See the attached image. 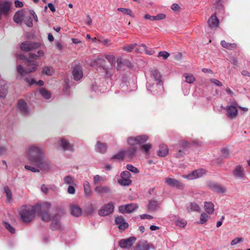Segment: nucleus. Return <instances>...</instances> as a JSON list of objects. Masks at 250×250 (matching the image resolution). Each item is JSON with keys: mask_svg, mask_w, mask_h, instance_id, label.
I'll use <instances>...</instances> for the list:
<instances>
[{"mask_svg": "<svg viewBox=\"0 0 250 250\" xmlns=\"http://www.w3.org/2000/svg\"><path fill=\"white\" fill-rule=\"evenodd\" d=\"M118 10L121 11L125 15L131 16V11L129 9L120 8L118 9Z\"/></svg>", "mask_w": 250, "mask_h": 250, "instance_id": "57", "label": "nucleus"}, {"mask_svg": "<svg viewBox=\"0 0 250 250\" xmlns=\"http://www.w3.org/2000/svg\"><path fill=\"white\" fill-rule=\"evenodd\" d=\"M166 17H144V19L149 21H156L164 19Z\"/></svg>", "mask_w": 250, "mask_h": 250, "instance_id": "50", "label": "nucleus"}, {"mask_svg": "<svg viewBox=\"0 0 250 250\" xmlns=\"http://www.w3.org/2000/svg\"><path fill=\"white\" fill-rule=\"evenodd\" d=\"M131 174L128 171H124L121 173V178L129 179Z\"/></svg>", "mask_w": 250, "mask_h": 250, "instance_id": "56", "label": "nucleus"}, {"mask_svg": "<svg viewBox=\"0 0 250 250\" xmlns=\"http://www.w3.org/2000/svg\"><path fill=\"white\" fill-rule=\"evenodd\" d=\"M222 156L225 158H228L229 156V151L228 149L223 148L221 149Z\"/></svg>", "mask_w": 250, "mask_h": 250, "instance_id": "53", "label": "nucleus"}, {"mask_svg": "<svg viewBox=\"0 0 250 250\" xmlns=\"http://www.w3.org/2000/svg\"><path fill=\"white\" fill-rule=\"evenodd\" d=\"M38 205L34 206L23 205L18 210L20 220L23 223H29L35 218Z\"/></svg>", "mask_w": 250, "mask_h": 250, "instance_id": "3", "label": "nucleus"}, {"mask_svg": "<svg viewBox=\"0 0 250 250\" xmlns=\"http://www.w3.org/2000/svg\"><path fill=\"white\" fill-rule=\"evenodd\" d=\"M233 175L235 177L240 179L243 178L244 176V171L240 166H237L233 172Z\"/></svg>", "mask_w": 250, "mask_h": 250, "instance_id": "26", "label": "nucleus"}, {"mask_svg": "<svg viewBox=\"0 0 250 250\" xmlns=\"http://www.w3.org/2000/svg\"><path fill=\"white\" fill-rule=\"evenodd\" d=\"M156 83H152L151 82H148L146 83V87L148 91H150L153 95H160L163 93V91H161L160 92L155 93V92L151 90L150 89H157V87L155 86Z\"/></svg>", "mask_w": 250, "mask_h": 250, "instance_id": "33", "label": "nucleus"}, {"mask_svg": "<svg viewBox=\"0 0 250 250\" xmlns=\"http://www.w3.org/2000/svg\"><path fill=\"white\" fill-rule=\"evenodd\" d=\"M126 169H127V171L129 172H132L135 174H137L139 173V170L137 168L134 167L133 165L130 164H127L126 166Z\"/></svg>", "mask_w": 250, "mask_h": 250, "instance_id": "47", "label": "nucleus"}, {"mask_svg": "<svg viewBox=\"0 0 250 250\" xmlns=\"http://www.w3.org/2000/svg\"><path fill=\"white\" fill-rule=\"evenodd\" d=\"M26 153V158L32 165L37 166L42 170H47L50 168V162L45 159L43 149L41 146H29Z\"/></svg>", "mask_w": 250, "mask_h": 250, "instance_id": "2", "label": "nucleus"}, {"mask_svg": "<svg viewBox=\"0 0 250 250\" xmlns=\"http://www.w3.org/2000/svg\"><path fill=\"white\" fill-rule=\"evenodd\" d=\"M221 45L224 48H225L228 49L232 50L235 49L237 47V44L235 43H231L226 42L224 40H222L221 42Z\"/></svg>", "mask_w": 250, "mask_h": 250, "instance_id": "34", "label": "nucleus"}, {"mask_svg": "<svg viewBox=\"0 0 250 250\" xmlns=\"http://www.w3.org/2000/svg\"><path fill=\"white\" fill-rule=\"evenodd\" d=\"M209 187L212 191L217 193H223L226 191V188L220 185L215 183L209 184Z\"/></svg>", "mask_w": 250, "mask_h": 250, "instance_id": "22", "label": "nucleus"}, {"mask_svg": "<svg viewBox=\"0 0 250 250\" xmlns=\"http://www.w3.org/2000/svg\"><path fill=\"white\" fill-rule=\"evenodd\" d=\"M138 206L136 204H128L120 206L119 211L121 213H130L138 208Z\"/></svg>", "mask_w": 250, "mask_h": 250, "instance_id": "10", "label": "nucleus"}, {"mask_svg": "<svg viewBox=\"0 0 250 250\" xmlns=\"http://www.w3.org/2000/svg\"><path fill=\"white\" fill-rule=\"evenodd\" d=\"M227 116L230 118L236 117L238 114V110L234 105H230L227 107Z\"/></svg>", "mask_w": 250, "mask_h": 250, "instance_id": "23", "label": "nucleus"}, {"mask_svg": "<svg viewBox=\"0 0 250 250\" xmlns=\"http://www.w3.org/2000/svg\"><path fill=\"white\" fill-rule=\"evenodd\" d=\"M159 207V204L157 201L151 200L149 202L148 209L151 211H155Z\"/></svg>", "mask_w": 250, "mask_h": 250, "instance_id": "37", "label": "nucleus"}, {"mask_svg": "<svg viewBox=\"0 0 250 250\" xmlns=\"http://www.w3.org/2000/svg\"><path fill=\"white\" fill-rule=\"evenodd\" d=\"M104 181L105 178L102 177L99 175H96L93 177V183L94 185H97L98 183Z\"/></svg>", "mask_w": 250, "mask_h": 250, "instance_id": "44", "label": "nucleus"}, {"mask_svg": "<svg viewBox=\"0 0 250 250\" xmlns=\"http://www.w3.org/2000/svg\"><path fill=\"white\" fill-rule=\"evenodd\" d=\"M169 53L167 51H160L158 53V57H162L164 60H166L169 56Z\"/></svg>", "mask_w": 250, "mask_h": 250, "instance_id": "55", "label": "nucleus"}, {"mask_svg": "<svg viewBox=\"0 0 250 250\" xmlns=\"http://www.w3.org/2000/svg\"><path fill=\"white\" fill-rule=\"evenodd\" d=\"M206 170L203 168L198 169L193 171L191 173H190L192 178L193 179H195L197 178H200L202 177L206 173Z\"/></svg>", "mask_w": 250, "mask_h": 250, "instance_id": "25", "label": "nucleus"}, {"mask_svg": "<svg viewBox=\"0 0 250 250\" xmlns=\"http://www.w3.org/2000/svg\"><path fill=\"white\" fill-rule=\"evenodd\" d=\"M24 81L28 83L30 85H33L34 84H36L38 85L39 86H42L44 84V82L42 80H39L38 82H36V81L34 79H31L29 77H25L24 79Z\"/></svg>", "mask_w": 250, "mask_h": 250, "instance_id": "29", "label": "nucleus"}, {"mask_svg": "<svg viewBox=\"0 0 250 250\" xmlns=\"http://www.w3.org/2000/svg\"><path fill=\"white\" fill-rule=\"evenodd\" d=\"M96 69L99 73L106 78H110L112 72L106 66L105 60L102 58H98L95 62Z\"/></svg>", "mask_w": 250, "mask_h": 250, "instance_id": "4", "label": "nucleus"}, {"mask_svg": "<svg viewBox=\"0 0 250 250\" xmlns=\"http://www.w3.org/2000/svg\"><path fill=\"white\" fill-rule=\"evenodd\" d=\"M94 190L96 193L101 195L103 194L109 195L111 192L110 188L106 186H96Z\"/></svg>", "mask_w": 250, "mask_h": 250, "instance_id": "17", "label": "nucleus"}, {"mask_svg": "<svg viewBox=\"0 0 250 250\" xmlns=\"http://www.w3.org/2000/svg\"><path fill=\"white\" fill-rule=\"evenodd\" d=\"M25 17H13V21L17 24H21L23 18Z\"/></svg>", "mask_w": 250, "mask_h": 250, "instance_id": "60", "label": "nucleus"}, {"mask_svg": "<svg viewBox=\"0 0 250 250\" xmlns=\"http://www.w3.org/2000/svg\"><path fill=\"white\" fill-rule=\"evenodd\" d=\"M114 210V206L112 202L105 204L98 211L100 216L104 217L112 214Z\"/></svg>", "mask_w": 250, "mask_h": 250, "instance_id": "8", "label": "nucleus"}, {"mask_svg": "<svg viewBox=\"0 0 250 250\" xmlns=\"http://www.w3.org/2000/svg\"><path fill=\"white\" fill-rule=\"evenodd\" d=\"M4 226L6 228V229H7L10 233L14 234L16 232V230L15 228L12 226L10 224L7 222H4Z\"/></svg>", "mask_w": 250, "mask_h": 250, "instance_id": "49", "label": "nucleus"}, {"mask_svg": "<svg viewBox=\"0 0 250 250\" xmlns=\"http://www.w3.org/2000/svg\"><path fill=\"white\" fill-rule=\"evenodd\" d=\"M3 189L6 195L5 202L6 203H10L13 199L12 191L10 188L7 186L4 187Z\"/></svg>", "mask_w": 250, "mask_h": 250, "instance_id": "27", "label": "nucleus"}, {"mask_svg": "<svg viewBox=\"0 0 250 250\" xmlns=\"http://www.w3.org/2000/svg\"><path fill=\"white\" fill-rule=\"evenodd\" d=\"M210 82L211 83H213L214 84L218 86H222L223 85L222 83L218 80L217 79H210Z\"/></svg>", "mask_w": 250, "mask_h": 250, "instance_id": "62", "label": "nucleus"}, {"mask_svg": "<svg viewBox=\"0 0 250 250\" xmlns=\"http://www.w3.org/2000/svg\"><path fill=\"white\" fill-rule=\"evenodd\" d=\"M190 209L192 211H199L200 210V208L197 204L195 203H191L190 204Z\"/></svg>", "mask_w": 250, "mask_h": 250, "instance_id": "54", "label": "nucleus"}, {"mask_svg": "<svg viewBox=\"0 0 250 250\" xmlns=\"http://www.w3.org/2000/svg\"><path fill=\"white\" fill-rule=\"evenodd\" d=\"M152 145L150 144H145L140 147V149L145 153H148Z\"/></svg>", "mask_w": 250, "mask_h": 250, "instance_id": "46", "label": "nucleus"}, {"mask_svg": "<svg viewBox=\"0 0 250 250\" xmlns=\"http://www.w3.org/2000/svg\"><path fill=\"white\" fill-rule=\"evenodd\" d=\"M70 212L71 215L75 217H79L81 215L82 210L81 208L77 205H74L71 207Z\"/></svg>", "mask_w": 250, "mask_h": 250, "instance_id": "24", "label": "nucleus"}, {"mask_svg": "<svg viewBox=\"0 0 250 250\" xmlns=\"http://www.w3.org/2000/svg\"><path fill=\"white\" fill-rule=\"evenodd\" d=\"M185 77L186 78V82L188 83H192L195 81V77L190 74H185Z\"/></svg>", "mask_w": 250, "mask_h": 250, "instance_id": "45", "label": "nucleus"}, {"mask_svg": "<svg viewBox=\"0 0 250 250\" xmlns=\"http://www.w3.org/2000/svg\"><path fill=\"white\" fill-rule=\"evenodd\" d=\"M84 195L86 197H88L91 195V190L89 183L88 181H84L83 183Z\"/></svg>", "mask_w": 250, "mask_h": 250, "instance_id": "36", "label": "nucleus"}, {"mask_svg": "<svg viewBox=\"0 0 250 250\" xmlns=\"http://www.w3.org/2000/svg\"><path fill=\"white\" fill-rule=\"evenodd\" d=\"M94 210L95 209L93 206L92 205H90L87 207L85 209V212L88 214H91L94 212Z\"/></svg>", "mask_w": 250, "mask_h": 250, "instance_id": "58", "label": "nucleus"}, {"mask_svg": "<svg viewBox=\"0 0 250 250\" xmlns=\"http://www.w3.org/2000/svg\"><path fill=\"white\" fill-rule=\"evenodd\" d=\"M60 145L62 149L64 151L69 150L73 151L74 150L73 145L68 142L66 139L62 138L60 140Z\"/></svg>", "mask_w": 250, "mask_h": 250, "instance_id": "20", "label": "nucleus"}, {"mask_svg": "<svg viewBox=\"0 0 250 250\" xmlns=\"http://www.w3.org/2000/svg\"><path fill=\"white\" fill-rule=\"evenodd\" d=\"M148 140L147 135H139L136 137H129L127 139V143L130 146L143 145Z\"/></svg>", "mask_w": 250, "mask_h": 250, "instance_id": "7", "label": "nucleus"}, {"mask_svg": "<svg viewBox=\"0 0 250 250\" xmlns=\"http://www.w3.org/2000/svg\"><path fill=\"white\" fill-rule=\"evenodd\" d=\"M61 219V215L59 213L55 214L52 218V222L50 227L52 230H62V228L61 226L60 220Z\"/></svg>", "mask_w": 250, "mask_h": 250, "instance_id": "12", "label": "nucleus"}, {"mask_svg": "<svg viewBox=\"0 0 250 250\" xmlns=\"http://www.w3.org/2000/svg\"><path fill=\"white\" fill-rule=\"evenodd\" d=\"M105 58L109 61L111 65L115 62V59L112 55H107L105 56Z\"/></svg>", "mask_w": 250, "mask_h": 250, "instance_id": "61", "label": "nucleus"}, {"mask_svg": "<svg viewBox=\"0 0 250 250\" xmlns=\"http://www.w3.org/2000/svg\"><path fill=\"white\" fill-rule=\"evenodd\" d=\"M36 167H34L28 165H25L24 166L25 169L30 170L33 172H39L40 171V169H41L40 168L38 167L37 166Z\"/></svg>", "mask_w": 250, "mask_h": 250, "instance_id": "52", "label": "nucleus"}, {"mask_svg": "<svg viewBox=\"0 0 250 250\" xmlns=\"http://www.w3.org/2000/svg\"><path fill=\"white\" fill-rule=\"evenodd\" d=\"M115 222L118 226V228L123 230H125L129 226L128 223L125 221V219L122 216L115 217Z\"/></svg>", "mask_w": 250, "mask_h": 250, "instance_id": "16", "label": "nucleus"}, {"mask_svg": "<svg viewBox=\"0 0 250 250\" xmlns=\"http://www.w3.org/2000/svg\"><path fill=\"white\" fill-rule=\"evenodd\" d=\"M40 93L44 98L46 99H49L51 97L50 92L44 88H41L40 90Z\"/></svg>", "mask_w": 250, "mask_h": 250, "instance_id": "41", "label": "nucleus"}, {"mask_svg": "<svg viewBox=\"0 0 250 250\" xmlns=\"http://www.w3.org/2000/svg\"><path fill=\"white\" fill-rule=\"evenodd\" d=\"M208 217V215L206 213H202L200 215V220L199 223L201 224H204L207 222Z\"/></svg>", "mask_w": 250, "mask_h": 250, "instance_id": "51", "label": "nucleus"}, {"mask_svg": "<svg viewBox=\"0 0 250 250\" xmlns=\"http://www.w3.org/2000/svg\"><path fill=\"white\" fill-rule=\"evenodd\" d=\"M204 207L206 211L209 214H212L214 211V205L211 202H205Z\"/></svg>", "mask_w": 250, "mask_h": 250, "instance_id": "30", "label": "nucleus"}, {"mask_svg": "<svg viewBox=\"0 0 250 250\" xmlns=\"http://www.w3.org/2000/svg\"><path fill=\"white\" fill-rule=\"evenodd\" d=\"M150 247L146 241L139 242L136 247L135 250H149Z\"/></svg>", "mask_w": 250, "mask_h": 250, "instance_id": "31", "label": "nucleus"}, {"mask_svg": "<svg viewBox=\"0 0 250 250\" xmlns=\"http://www.w3.org/2000/svg\"><path fill=\"white\" fill-rule=\"evenodd\" d=\"M168 153V148L165 145H161L159 146V149L158 151L157 154L160 157H165Z\"/></svg>", "mask_w": 250, "mask_h": 250, "instance_id": "28", "label": "nucleus"}, {"mask_svg": "<svg viewBox=\"0 0 250 250\" xmlns=\"http://www.w3.org/2000/svg\"><path fill=\"white\" fill-rule=\"evenodd\" d=\"M208 24L210 29L216 30L219 27V20L217 17H209Z\"/></svg>", "mask_w": 250, "mask_h": 250, "instance_id": "15", "label": "nucleus"}, {"mask_svg": "<svg viewBox=\"0 0 250 250\" xmlns=\"http://www.w3.org/2000/svg\"><path fill=\"white\" fill-rule=\"evenodd\" d=\"M136 145L130 146L125 149V156L130 159H132L136 156L137 146Z\"/></svg>", "mask_w": 250, "mask_h": 250, "instance_id": "19", "label": "nucleus"}, {"mask_svg": "<svg viewBox=\"0 0 250 250\" xmlns=\"http://www.w3.org/2000/svg\"><path fill=\"white\" fill-rule=\"evenodd\" d=\"M215 7L216 9H218L219 10L223 11L224 8L222 5V3L220 0L217 1L215 3Z\"/></svg>", "mask_w": 250, "mask_h": 250, "instance_id": "64", "label": "nucleus"}, {"mask_svg": "<svg viewBox=\"0 0 250 250\" xmlns=\"http://www.w3.org/2000/svg\"><path fill=\"white\" fill-rule=\"evenodd\" d=\"M64 183L66 185H75L73 178L70 175L66 176L63 178Z\"/></svg>", "mask_w": 250, "mask_h": 250, "instance_id": "43", "label": "nucleus"}, {"mask_svg": "<svg viewBox=\"0 0 250 250\" xmlns=\"http://www.w3.org/2000/svg\"><path fill=\"white\" fill-rule=\"evenodd\" d=\"M95 148L96 152L104 154L106 152L107 145L105 143L98 141L97 142Z\"/></svg>", "mask_w": 250, "mask_h": 250, "instance_id": "21", "label": "nucleus"}, {"mask_svg": "<svg viewBox=\"0 0 250 250\" xmlns=\"http://www.w3.org/2000/svg\"><path fill=\"white\" fill-rule=\"evenodd\" d=\"M125 149L123 148L119 152H118L116 154L114 155L111 159H118L119 160H123L125 156Z\"/></svg>", "mask_w": 250, "mask_h": 250, "instance_id": "35", "label": "nucleus"}, {"mask_svg": "<svg viewBox=\"0 0 250 250\" xmlns=\"http://www.w3.org/2000/svg\"><path fill=\"white\" fill-rule=\"evenodd\" d=\"M151 77L153 79V82L156 83L155 86L157 87V89H152L151 90L155 93L160 92L164 91L163 83L162 81V76L160 72L157 69H153L151 70Z\"/></svg>", "mask_w": 250, "mask_h": 250, "instance_id": "5", "label": "nucleus"}, {"mask_svg": "<svg viewBox=\"0 0 250 250\" xmlns=\"http://www.w3.org/2000/svg\"><path fill=\"white\" fill-rule=\"evenodd\" d=\"M146 49V46L145 44H141L138 48H136V51L137 52L142 53Z\"/></svg>", "mask_w": 250, "mask_h": 250, "instance_id": "59", "label": "nucleus"}, {"mask_svg": "<svg viewBox=\"0 0 250 250\" xmlns=\"http://www.w3.org/2000/svg\"><path fill=\"white\" fill-rule=\"evenodd\" d=\"M242 241L243 239L242 238L237 237L231 241L230 244L231 245L233 246L237 244L238 243L242 242Z\"/></svg>", "mask_w": 250, "mask_h": 250, "instance_id": "63", "label": "nucleus"}, {"mask_svg": "<svg viewBox=\"0 0 250 250\" xmlns=\"http://www.w3.org/2000/svg\"><path fill=\"white\" fill-rule=\"evenodd\" d=\"M118 182L121 186H128L131 184L132 181L129 179L121 178L118 180Z\"/></svg>", "mask_w": 250, "mask_h": 250, "instance_id": "42", "label": "nucleus"}, {"mask_svg": "<svg viewBox=\"0 0 250 250\" xmlns=\"http://www.w3.org/2000/svg\"><path fill=\"white\" fill-rule=\"evenodd\" d=\"M72 75L75 81H79L83 77L82 67L80 65H75L73 71Z\"/></svg>", "mask_w": 250, "mask_h": 250, "instance_id": "14", "label": "nucleus"}, {"mask_svg": "<svg viewBox=\"0 0 250 250\" xmlns=\"http://www.w3.org/2000/svg\"><path fill=\"white\" fill-rule=\"evenodd\" d=\"M175 153L174 156L178 159H182L184 158V156L185 154V150L184 149L179 148L178 147H175L174 148Z\"/></svg>", "mask_w": 250, "mask_h": 250, "instance_id": "32", "label": "nucleus"}, {"mask_svg": "<svg viewBox=\"0 0 250 250\" xmlns=\"http://www.w3.org/2000/svg\"><path fill=\"white\" fill-rule=\"evenodd\" d=\"M37 213L41 217V219L44 222H49L51 220V215L48 210H45L43 207L39 204H37Z\"/></svg>", "mask_w": 250, "mask_h": 250, "instance_id": "9", "label": "nucleus"}, {"mask_svg": "<svg viewBox=\"0 0 250 250\" xmlns=\"http://www.w3.org/2000/svg\"><path fill=\"white\" fill-rule=\"evenodd\" d=\"M7 93V87L5 84H1L0 86V99H3Z\"/></svg>", "mask_w": 250, "mask_h": 250, "instance_id": "38", "label": "nucleus"}, {"mask_svg": "<svg viewBox=\"0 0 250 250\" xmlns=\"http://www.w3.org/2000/svg\"><path fill=\"white\" fill-rule=\"evenodd\" d=\"M165 182L168 186L176 188L180 190H183L185 188V184L180 181L174 178H167L166 179Z\"/></svg>", "mask_w": 250, "mask_h": 250, "instance_id": "11", "label": "nucleus"}, {"mask_svg": "<svg viewBox=\"0 0 250 250\" xmlns=\"http://www.w3.org/2000/svg\"><path fill=\"white\" fill-rule=\"evenodd\" d=\"M42 73L48 76H51L54 73V70L52 67L45 66L42 69Z\"/></svg>", "mask_w": 250, "mask_h": 250, "instance_id": "39", "label": "nucleus"}, {"mask_svg": "<svg viewBox=\"0 0 250 250\" xmlns=\"http://www.w3.org/2000/svg\"><path fill=\"white\" fill-rule=\"evenodd\" d=\"M17 57L18 59L23 60L26 65L25 68L23 67L21 64L17 67V71L19 74L17 78L18 79H21L26 74L36 71L38 66V62L36 60L42 57L45 58V55L42 50H39L37 54L30 53L28 56L21 54H18Z\"/></svg>", "mask_w": 250, "mask_h": 250, "instance_id": "1", "label": "nucleus"}, {"mask_svg": "<svg viewBox=\"0 0 250 250\" xmlns=\"http://www.w3.org/2000/svg\"><path fill=\"white\" fill-rule=\"evenodd\" d=\"M23 21L28 27H32L33 25V20L32 17H27L23 18Z\"/></svg>", "mask_w": 250, "mask_h": 250, "instance_id": "48", "label": "nucleus"}, {"mask_svg": "<svg viewBox=\"0 0 250 250\" xmlns=\"http://www.w3.org/2000/svg\"><path fill=\"white\" fill-rule=\"evenodd\" d=\"M137 44L136 43L129 44L124 46L123 49L127 52H131L137 46Z\"/></svg>", "mask_w": 250, "mask_h": 250, "instance_id": "40", "label": "nucleus"}, {"mask_svg": "<svg viewBox=\"0 0 250 250\" xmlns=\"http://www.w3.org/2000/svg\"><path fill=\"white\" fill-rule=\"evenodd\" d=\"M136 238L134 236H131L126 239H123L119 241V245L122 249H127L131 248Z\"/></svg>", "mask_w": 250, "mask_h": 250, "instance_id": "13", "label": "nucleus"}, {"mask_svg": "<svg viewBox=\"0 0 250 250\" xmlns=\"http://www.w3.org/2000/svg\"><path fill=\"white\" fill-rule=\"evenodd\" d=\"M18 108L23 115H28L29 109L26 102L23 100H20L18 103Z\"/></svg>", "mask_w": 250, "mask_h": 250, "instance_id": "18", "label": "nucleus"}, {"mask_svg": "<svg viewBox=\"0 0 250 250\" xmlns=\"http://www.w3.org/2000/svg\"><path fill=\"white\" fill-rule=\"evenodd\" d=\"M42 44L38 42L25 41L21 44V49L25 52H29L41 47Z\"/></svg>", "mask_w": 250, "mask_h": 250, "instance_id": "6", "label": "nucleus"}]
</instances>
